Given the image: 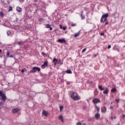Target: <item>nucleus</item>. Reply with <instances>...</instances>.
<instances>
[{
	"mask_svg": "<svg viewBox=\"0 0 125 125\" xmlns=\"http://www.w3.org/2000/svg\"><path fill=\"white\" fill-rule=\"evenodd\" d=\"M71 97L73 100L77 101L80 100V96L78 95V93L75 92H71Z\"/></svg>",
	"mask_w": 125,
	"mask_h": 125,
	"instance_id": "1",
	"label": "nucleus"
},
{
	"mask_svg": "<svg viewBox=\"0 0 125 125\" xmlns=\"http://www.w3.org/2000/svg\"><path fill=\"white\" fill-rule=\"evenodd\" d=\"M108 17H109V14L108 13L103 15L100 20L101 23H104V22H106V21L107 20V19Z\"/></svg>",
	"mask_w": 125,
	"mask_h": 125,
	"instance_id": "2",
	"label": "nucleus"
},
{
	"mask_svg": "<svg viewBox=\"0 0 125 125\" xmlns=\"http://www.w3.org/2000/svg\"><path fill=\"white\" fill-rule=\"evenodd\" d=\"M37 71H38V72H41V68L40 67L35 66V67H33L32 70L29 71V73L32 74V73H36Z\"/></svg>",
	"mask_w": 125,
	"mask_h": 125,
	"instance_id": "3",
	"label": "nucleus"
},
{
	"mask_svg": "<svg viewBox=\"0 0 125 125\" xmlns=\"http://www.w3.org/2000/svg\"><path fill=\"white\" fill-rule=\"evenodd\" d=\"M101 112L102 113L105 114L106 112H107V107L106 106H104L101 107Z\"/></svg>",
	"mask_w": 125,
	"mask_h": 125,
	"instance_id": "4",
	"label": "nucleus"
},
{
	"mask_svg": "<svg viewBox=\"0 0 125 125\" xmlns=\"http://www.w3.org/2000/svg\"><path fill=\"white\" fill-rule=\"evenodd\" d=\"M95 118L96 120H99L100 118V114H99V112H97L95 115Z\"/></svg>",
	"mask_w": 125,
	"mask_h": 125,
	"instance_id": "5",
	"label": "nucleus"
},
{
	"mask_svg": "<svg viewBox=\"0 0 125 125\" xmlns=\"http://www.w3.org/2000/svg\"><path fill=\"white\" fill-rule=\"evenodd\" d=\"M1 98L2 101H3V102H5V101H6V96H5V94H4L2 95V96L1 97Z\"/></svg>",
	"mask_w": 125,
	"mask_h": 125,
	"instance_id": "6",
	"label": "nucleus"
},
{
	"mask_svg": "<svg viewBox=\"0 0 125 125\" xmlns=\"http://www.w3.org/2000/svg\"><path fill=\"white\" fill-rule=\"evenodd\" d=\"M58 42H60V43H62V42L66 43V41H65V39H59Z\"/></svg>",
	"mask_w": 125,
	"mask_h": 125,
	"instance_id": "7",
	"label": "nucleus"
},
{
	"mask_svg": "<svg viewBox=\"0 0 125 125\" xmlns=\"http://www.w3.org/2000/svg\"><path fill=\"white\" fill-rule=\"evenodd\" d=\"M19 110L20 109L19 108H14L12 110V113H13L14 114H15L16 113H17L18 112H19Z\"/></svg>",
	"mask_w": 125,
	"mask_h": 125,
	"instance_id": "8",
	"label": "nucleus"
},
{
	"mask_svg": "<svg viewBox=\"0 0 125 125\" xmlns=\"http://www.w3.org/2000/svg\"><path fill=\"white\" fill-rule=\"evenodd\" d=\"M109 93V88H106L105 90L103 91L104 94H108Z\"/></svg>",
	"mask_w": 125,
	"mask_h": 125,
	"instance_id": "9",
	"label": "nucleus"
},
{
	"mask_svg": "<svg viewBox=\"0 0 125 125\" xmlns=\"http://www.w3.org/2000/svg\"><path fill=\"white\" fill-rule=\"evenodd\" d=\"M81 35V31H79L78 33L75 34L73 36L74 38H77Z\"/></svg>",
	"mask_w": 125,
	"mask_h": 125,
	"instance_id": "10",
	"label": "nucleus"
},
{
	"mask_svg": "<svg viewBox=\"0 0 125 125\" xmlns=\"http://www.w3.org/2000/svg\"><path fill=\"white\" fill-rule=\"evenodd\" d=\"M97 103H100V100L97 98L94 99V104H96Z\"/></svg>",
	"mask_w": 125,
	"mask_h": 125,
	"instance_id": "11",
	"label": "nucleus"
},
{
	"mask_svg": "<svg viewBox=\"0 0 125 125\" xmlns=\"http://www.w3.org/2000/svg\"><path fill=\"white\" fill-rule=\"evenodd\" d=\"M95 111H96V112H97V113H99V112H100V107L96 105L95 106Z\"/></svg>",
	"mask_w": 125,
	"mask_h": 125,
	"instance_id": "12",
	"label": "nucleus"
},
{
	"mask_svg": "<svg viewBox=\"0 0 125 125\" xmlns=\"http://www.w3.org/2000/svg\"><path fill=\"white\" fill-rule=\"evenodd\" d=\"M42 113L43 114V115H44V116H45V117L47 116V115H48V112H47L45 110H43Z\"/></svg>",
	"mask_w": 125,
	"mask_h": 125,
	"instance_id": "13",
	"label": "nucleus"
},
{
	"mask_svg": "<svg viewBox=\"0 0 125 125\" xmlns=\"http://www.w3.org/2000/svg\"><path fill=\"white\" fill-rule=\"evenodd\" d=\"M16 10L18 12H21L22 11V8H20V7H17Z\"/></svg>",
	"mask_w": 125,
	"mask_h": 125,
	"instance_id": "14",
	"label": "nucleus"
},
{
	"mask_svg": "<svg viewBox=\"0 0 125 125\" xmlns=\"http://www.w3.org/2000/svg\"><path fill=\"white\" fill-rule=\"evenodd\" d=\"M43 65L47 67V66H48V62L47 61H45Z\"/></svg>",
	"mask_w": 125,
	"mask_h": 125,
	"instance_id": "15",
	"label": "nucleus"
},
{
	"mask_svg": "<svg viewBox=\"0 0 125 125\" xmlns=\"http://www.w3.org/2000/svg\"><path fill=\"white\" fill-rule=\"evenodd\" d=\"M59 120H60L62 123L64 122V120H63V116L62 115H60L59 116Z\"/></svg>",
	"mask_w": 125,
	"mask_h": 125,
	"instance_id": "16",
	"label": "nucleus"
},
{
	"mask_svg": "<svg viewBox=\"0 0 125 125\" xmlns=\"http://www.w3.org/2000/svg\"><path fill=\"white\" fill-rule=\"evenodd\" d=\"M98 88H99V89H100V90H104V88H103V87H102V85H99V86H98Z\"/></svg>",
	"mask_w": 125,
	"mask_h": 125,
	"instance_id": "17",
	"label": "nucleus"
},
{
	"mask_svg": "<svg viewBox=\"0 0 125 125\" xmlns=\"http://www.w3.org/2000/svg\"><path fill=\"white\" fill-rule=\"evenodd\" d=\"M58 63H59V64H61V65H62L63 64V61H61V60L59 59L58 60Z\"/></svg>",
	"mask_w": 125,
	"mask_h": 125,
	"instance_id": "18",
	"label": "nucleus"
},
{
	"mask_svg": "<svg viewBox=\"0 0 125 125\" xmlns=\"http://www.w3.org/2000/svg\"><path fill=\"white\" fill-rule=\"evenodd\" d=\"M66 74H72V71H71V70L68 69L66 71Z\"/></svg>",
	"mask_w": 125,
	"mask_h": 125,
	"instance_id": "19",
	"label": "nucleus"
},
{
	"mask_svg": "<svg viewBox=\"0 0 125 125\" xmlns=\"http://www.w3.org/2000/svg\"><path fill=\"white\" fill-rule=\"evenodd\" d=\"M117 91V89L116 88H113L111 90V92H116Z\"/></svg>",
	"mask_w": 125,
	"mask_h": 125,
	"instance_id": "20",
	"label": "nucleus"
},
{
	"mask_svg": "<svg viewBox=\"0 0 125 125\" xmlns=\"http://www.w3.org/2000/svg\"><path fill=\"white\" fill-rule=\"evenodd\" d=\"M58 61V60L56 59V58H54L53 59V62H57Z\"/></svg>",
	"mask_w": 125,
	"mask_h": 125,
	"instance_id": "21",
	"label": "nucleus"
},
{
	"mask_svg": "<svg viewBox=\"0 0 125 125\" xmlns=\"http://www.w3.org/2000/svg\"><path fill=\"white\" fill-rule=\"evenodd\" d=\"M81 16L82 20H83L85 19V17H84V16L83 15V14H81Z\"/></svg>",
	"mask_w": 125,
	"mask_h": 125,
	"instance_id": "22",
	"label": "nucleus"
},
{
	"mask_svg": "<svg viewBox=\"0 0 125 125\" xmlns=\"http://www.w3.org/2000/svg\"><path fill=\"white\" fill-rule=\"evenodd\" d=\"M13 9V8H12V7L10 6V7H9L8 11H9V12L12 11Z\"/></svg>",
	"mask_w": 125,
	"mask_h": 125,
	"instance_id": "23",
	"label": "nucleus"
},
{
	"mask_svg": "<svg viewBox=\"0 0 125 125\" xmlns=\"http://www.w3.org/2000/svg\"><path fill=\"white\" fill-rule=\"evenodd\" d=\"M46 28H47V29H49L50 27H51V25L49 24H46Z\"/></svg>",
	"mask_w": 125,
	"mask_h": 125,
	"instance_id": "24",
	"label": "nucleus"
},
{
	"mask_svg": "<svg viewBox=\"0 0 125 125\" xmlns=\"http://www.w3.org/2000/svg\"><path fill=\"white\" fill-rule=\"evenodd\" d=\"M10 55V52H9V51H7L6 52V56L8 57H9Z\"/></svg>",
	"mask_w": 125,
	"mask_h": 125,
	"instance_id": "25",
	"label": "nucleus"
},
{
	"mask_svg": "<svg viewBox=\"0 0 125 125\" xmlns=\"http://www.w3.org/2000/svg\"><path fill=\"white\" fill-rule=\"evenodd\" d=\"M0 16L1 17H3V12H0Z\"/></svg>",
	"mask_w": 125,
	"mask_h": 125,
	"instance_id": "26",
	"label": "nucleus"
},
{
	"mask_svg": "<svg viewBox=\"0 0 125 125\" xmlns=\"http://www.w3.org/2000/svg\"><path fill=\"white\" fill-rule=\"evenodd\" d=\"M60 110L61 112H62V110H63V106H60Z\"/></svg>",
	"mask_w": 125,
	"mask_h": 125,
	"instance_id": "27",
	"label": "nucleus"
},
{
	"mask_svg": "<svg viewBox=\"0 0 125 125\" xmlns=\"http://www.w3.org/2000/svg\"><path fill=\"white\" fill-rule=\"evenodd\" d=\"M42 55H43V56H45L46 55V54H45V53H44V52H42Z\"/></svg>",
	"mask_w": 125,
	"mask_h": 125,
	"instance_id": "28",
	"label": "nucleus"
},
{
	"mask_svg": "<svg viewBox=\"0 0 125 125\" xmlns=\"http://www.w3.org/2000/svg\"><path fill=\"white\" fill-rule=\"evenodd\" d=\"M3 92L1 91H0V96H2L3 95Z\"/></svg>",
	"mask_w": 125,
	"mask_h": 125,
	"instance_id": "29",
	"label": "nucleus"
},
{
	"mask_svg": "<svg viewBox=\"0 0 125 125\" xmlns=\"http://www.w3.org/2000/svg\"><path fill=\"white\" fill-rule=\"evenodd\" d=\"M45 67H46V66L44 65H43V64H42V65L41 66V68H42V69H44V68H45Z\"/></svg>",
	"mask_w": 125,
	"mask_h": 125,
	"instance_id": "30",
	"label": "nucleus"
},
{
	"mask_svg": "<svg viewBox=\"0 0 125 125\" xmlns=\"http://www.w3.org/2000/svg\"><path fill=\"white\" fill-rule=\"evenodd\" d=\"M45 67H46V66L44 65H43V64H42V65L41 66V68H42V69H44V68H45Z\"/></svg>",
	"mask_w": 125,
	"mask_h": 125,
	"instance_id": "31",
	"label": "nucleus"
},
{
	"mask_svg": "<svg viewBox=\"0 0 125 125\" xmlns=\"http://www.w3.org/2000/svg\"><path fill=\"white\" fill-rule=\"evenodd\" d=\"M25 71H26V68H24L23 69H22L21 72V73H24V72H25Z\"/></svg>",
	"mask_w": 125,
	"mask_h": 125,
	"instance_id": "32",
	"label": "nucleus"
},
{
	"mask_svg": "<svg viewBox=\"0 0 125 125\" xmlns=\"http://www.w3.org/2000/svg\"><path fill=\"white\" fill-rule=\"evenodd\" d=\"M108 24H109V22H108V21H106L104 23V26H106V25H108Z\"/></svg>",
	"mask_w": 125,
	"mask_h": 125,
	"instance_id": "33",
	"label": "nucleus"
},
{
	"mask_svg": "<svg viewBox=\"0 0 125 125\" xmlns=\"http://www.w3.org/2000/svg\"><path fill=\"white\" fill-rule=\"evenodd\" d=\"M77 125H82V123L81 122H78L76 124Z\"/></svg>",
	"mask_w": 125,
	"mask_h": 125,
	"instance_id": "34",
	"label": "nucleus"
},
{
	"mask_svg": "<svg viewBox=\"0 0 125 125\" xmlns=\"http://www.w3.org/2000/svg\"><path fill=\"white\" fill-rule=\"evenodd\" d=\"M76 23H72L71 24L72 27H74V26H76Z\"/></svg>",
	"mask_w": 125,
	"mask_h": 125,
	"instance_id": "35",
	"label": "nucleus"
},
{
	"mask_svg": "<svg viewBox=\"0 0 125 125\" xmlns=\"http://www.w3.org/2000/svg\"><path fill=\"white\" fill-rule=\"evenodd\" d=\"M85 50H86V48H84L83 51H82V53H83L85 51Z\"/></svg>",
	"mask_w": 125,
	"mask_h": 125,
	"instance_id": "36",
	"label": "nucleus"
},
{
	"mask_svg": "<svg viewBox=\"0 0 125 125\" xmlns=\"http://www.w3.org/2000/svg\"><path fill=\"white\" fill-rule=\"evenodd\" d=\"M115 101H116V102H117V103H119V102H120V100L119 99H116Z\"/></svg>",
	"mask_w": 125,
	"mask_h": 125,
	"instance_id": "37",
	"label": "nucleus"
},
{
	"mask_svg": "<svg viewBox=\"0 0 125 125\" xmlns=\"http://www.w3.org/2000/svg\"><path fill=\"white\" fill-rule=\"evenodd\" d=\"M111 119H112V120H113V119H114V120H116V119H117V117L114 116L113 117H112Z\"/></svg>",
	"mask_w": 125,
	"mask_h": 125,
	"instance_id": "38",
	"label": "nucleus"
},
{
	"mask_svg": "<svg viewBox=\"0 0 125 125\" xmlns=\"http://www.w3.org/2000/svg\"><path fill=\"white\" fill-rule=\"evenodd\" d=\"M9 57H11V58H13V55L11 54L10 55Z\"/></svg>",
	"mask_w": 125,
	"mask_h": 125,
	"instance_id": "39",
	"label": "nucleus"
},
{
	"mask_svg": "<svg viewBox=\"0 0 125 125\" xmlns=\"http://www.w3.org/2000/svg\"><path fill=\"white\" fill-rule=\"evenodd\" d=\"M3 105V102H0V106Z\"/></svg>",
	"mask_w": 125,
	"mask_h": 125,
	"instance_id": "40",
	"label": "nucleus"
},
{
	"mask_svg": "<svg viewBox=\"0 0 125 125\" xmlns=\"http://www.w3.org/2000/svg\"><path fill=\"white\" fill-rule=\"evenodd\" d=\"M110 48H111V45H108V49H110Z\"/></svg>",
	"mask_w": 125,
	"mask_h": 125,
	"instance_id": "41",
	"label": "nucleus"
},
{
	"mask_svg": "<svg viewBox=\"0 0 125 125\" xmlns=\"http://www.w3.org/2000/svg\"><path fill=\"white\" fill-rule=\"evenodd\" d=\"M104 33H101L100 36H104Z\"/></svg>",
	"mask_w": 125,
	"mask_h": 125,
	"instance_id": "42",
	"label": "nucleus"
},
{
	"mask_svg": "<svg viewBox=\"0 0 125 125\" xmlns=\"http://www.w3.org/2000/svg\"><path fill=\"white\" fill-rule=\"evenodd\" d=\"M83 109L84 110H85V109H86V106H84L83 107Z\"/></svg>",
	"mask_w": 125,
	"mask_h": 125,
	"instance_id": "43",
	"label": "nucleus"
},
{
	"mask_svg": "<svg viewBox=\"0 0 125 125\" xmlns=\"http://www.w3.org/2000/svg\"><path fill=\"white\" fill-rule=\"evenodd\" d=\"M60 27L61 29H62V28H63V26H62V25H60Z\"/></svg>",
	"mask_w": 125,
	"mask_h": 125,
	"instance_id": "44",
	"label": "nucleus"
},
{
	"mask_svg": "<svg viewBox=\"0 0 125 125\" xmlns=\"http://www.w3.org/2000/svg\"><path fill=\"white\" fill-rule=\"evenodd\" d=\"M63 30H66V27L65 26H63L62 27Z\"/></svg>",
	"mask_w": 125,
	"mask_h": 125,
	"instance_id": "45",
	"label": "nucleus"
},
{
	"mask_svg": "<svg viewBox=\"0 0 125 125\" xmlns=\"http://www.w3.org/2000/svg\"><path fill=\"white\" fill-rule=\"evenodd\" d=\"M18 44H19V45L21 44V42H18Z\"/></svg>",
	"mask_w": 125,
	"mask_h": 125,
	"instance_id": "46",
	"label": "nucleus"
},
{
	"mask_svg": "<svg viewBox=\"0 0 125 125\" xmlns=\"http://www.w3.org/2000/svg\"><path fill=\"white\" fill-rule=\"evenodd\" d=\"M95 92H97V93H98V91H97V89L95 90Z\"/></svg>",
	"mask_w": 125,
	"mask_h": 125,
	"instance_id": "47",
	"label": "nucleus"
},
{
	"mask_svg": "<svg viewBox=\"0 0 125 125\" xmlns=\"http://www.w3.org/2000/svg\"><path fill=\"white\" fill-rule=\"evenodd\" d=\"M49 28H50V30L51 31L52 30V27H51V26H50V27Z\"/></svg>",
	"mask_w": 125,
	"mask_h": 125,
	"instance_id": "48",
	"label": "nucleus"
},
{
	"mask_svg": "<svg viewBox=\"0 0 125 125\" xmlns=\"http://www.w3.org/2000/svg\"><path fill=\"white\" fill-rule=\"evenodd\" d=\"M54 66H56V64H57V62H54Z\"/></svg>",
	"mask_w": 125,
	"mask_h": 125,
	"instance_id": "49",
	"label": "nucleus"
},
{
	"mask_svg": "<svg viewBox=\"0 0 125 125\" xmlns=\"http://www.w3.org/2000/svg\"><path fill=\"white\" fill-rule=\"evenodd\" d=\"M123 119H125V115H123Z\"/></svg>",
	"mask_w": 125,
	"mask_h": 125,
	"instance_id": "50",
	"label": "nucleus"
},
{
	"mask_svg": "<svg viewBox=\"0 0 125 125\" xmlns=\"http://www.w3.org/2000/svg\"><path fill=\"white\" fill-rule=\"evenodd\" d=\"M92 102H93V103H94V99H93Z\"/></svg>",
	"mask_w": 125,
	"mask_h": 125,
	"instance_id": "51",
	"label": "nucleus"
},
{
	"mask_svg": "<svg viewBox=\"0 0 125 125\" xmlns=\"http://www.w3.org/2000/svg\"><path fill=\"white\" fill-rule=\"evenodd\" d=\"M110 109H111L112 110L113 109V106H110Z\"/></svg>",
	"mask_w": 125,
	"mask_h": 125,
	"instance_id": "52",
	"label": "nucleus"
},
{
	"mask_svg": "<svg viewBox=\"0 0 125 125\" xmlns=\"http://www.w3.org/2000/svg\"><path fill=\"white\" fill-rule=\"evenodd\" d=\"M81 13H82V14H83V11H82L81 12Z\"/></svg>",
	"mask_w": 125,
	"mask_h": 125,
	"instance_id": "53",
	"label": "nucleus"
},
{
	"mask_svg": "<svg viewBox=\"0 0 125 125\" xmlns=\"http://www.w3.org/2000/svg\"><path fill=\"white\" fill-rule=\"evenodd\" d=\"M67 84H70V83L67 82Z\"/></svg>",
	"mask_w": 125,
	"mask_h": 125,
	"instance_id": "54",
	"label": "nucleus"
},
{
	"mask_svg": "<svg viewBox=\"0 0 125 125\" xmlns=\"http://www.w3.org/2000/svg\"><path fill=\"white\" fill-rule=\"evenodd\" d=\"M1 52V49H0V53Z\"/></svg>",
	"mask_w": 125,
	"mask_h": 125,
	"instance_id": "55",
	"label": "nucleus"
},
{
	"mask_svg": "<svg viewBox=\"0 0 125 125\" xmlns=\"http://www.w3.org/2000/svg\"><path fill=\"white\" fill-rule=\"evenodd\" d=\"M83 125H86L85 124V123H84Z\"/></svg>",
	"mask_w": 125,
	"mask_h": 125,
	"instance_id": "56",
	"label": "nucleus"
}]
</instances>
